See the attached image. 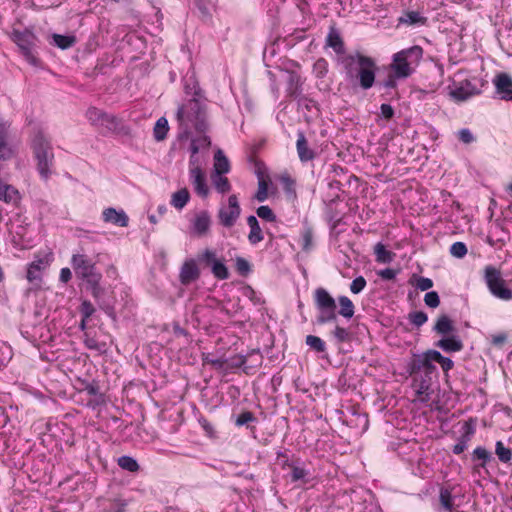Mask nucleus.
I'll list each match as a JSON object with an SVG mask.
<instances>
[{"instance_id":"obj_1","label":"nucleus","mask_w":512,"mask_h":512,"mask_svg":"<svg viewBox=\"0 0 512 512\" xmlns=\"http://www.w3.org/2000/svg\"><path fill=\"white\" fill-rule=\"evenodd\" d=\"M339 64L342 66L345 80L353 87L368 90L373 87L376 78L377 65L373 58L359 51L339 56Z\"/></svg>"},{"instance_id":"obj_2","label":"nucleus","mask_w":512,"mask_h":512,"mask_svg":"<svg viewBox=\"0 0 512 512\" xmlns=\"http://www.w3.org/2000/svg\"><path fill=\"white\" fill-rule=\"evenodd\" d=\"M180 129L179 138H188L192 129L204 132L207 128L206 107L203 101L195 97L187 100L177 110Z\"/></svg>"},{"instance_id":"obj_3","label":"nucleus","mask_w":512,"mask_h":512,"mask_svg":"<svg viewBox=\"0 0 512 512\" xmlns=\"http://www.w3.org/2000/svg\"><path fill=\"white\" fill-rule=\"evenodd\" d=\"M423 56L422 47L415 45L393 55L390 71L395 78H407L412 75Z\"/></svg>"},{"instance_id":"obj_4","label":"nucleus","mask_w":512,"mask_h":512,"mask_svg":"<svg viewBox=\"0 0 512 512\" xmlns=\"http://www.w3.org/2000/svg\"><path fill=\"white\" fill-rule=\"evenodd\" d=\"M32 150L37 162V170L43 179H48L52 174L54 153L50 141L42 132H38L32 140Z\"/></svg>"},{"instance_id":"obj_5","label":"nucleus","mask_w":512,"mask_h":512,"mask_svg":"<svg viewBox=\"0 0 512 512\" xmlns=\"http://www.w3.org/2000/svg\"><path fill=\"white\" fill-rule=\"evenodd\" d=\"M71 265L76 276L86 281L92 289V294L98 296L102 275L97 270L95 263L84 254H73Z\"/></svg>"},{"instance_id":"obj_6","label":"nucleus","mask_w":512,"mask_h":512,"mask_svg":"<svg viewBox=\"0 0 512 512\" xmlns=\"http://www.w3.org/2000/svg\"><path fill=\"white\" fill-rule=\"evenodd\" d=\"M484 279L490 293L504 301L512 299V290L506 286L499 269L488 265L484 269Z\"/></svg>"},{"instance_id":"obj_7","label":"nucleus","mask_w":512,"mask_h":512,"mask_svg":"<svg viewBox=\"0 0 512 512\" xmlns=\"http://www.w3.org/2000/svg\"><path fill=\"white\" fill-rule=\"evenodd\" d=\"M12 41L19 47L24 58L32 65H37V58L33 53V47L36 44V36L30 30H13L11 33Z\"/></svg>"},{"instance_id":"obj_8","label":"nucleus","mask_w":512,"mask_h":512,"mask_svg":"<svg viewBox=\"0 0 512 512\" xmlns=\"http://www.w3.org/2000/svg\"><path fill=\"white\" fill-rule=\"evenodd\" d=\"M241 214V208L236 195L228 197L227 204H222L218 211V219L221 225L230 228L234 226Z\"/></svg>"},{"instance_id":"obj_9","label":"nucleus","mask_w":512,"mask_h":512,"mask_svg":"<svg viewBox=\"0 0 512 512\" xmlns=\"http://www.w3.org/2000/svg\"><path fill=\"white\" fill-rule=\"evenodd\" d=\"M199 260L211 268V272L215 278L226 280L229 278V271L224 261L217 257L214 250L205 249L199 256Z\"/></svg>"},{"instance_id":"obj_10","label":"nucleus","mask_w":512,"mask_h":512,"mask_svg":"<svg viewBox=\"0 0 512 512\" xmlns=\"http://www.w3.org/2000/svg\"><path fill=\"white\" fill-rule=\"evenodd\" d=\"M16 151L17 145L10 131V124L0 121V161L10 160Z\"/></svg>"},{"instance_id":"obj_11","label":"nucleus","mask_w":512,"mask_h":512,"mask_svg":"<svg viewBox=\"0 0 512 512\" xmlns=\"http://www.w3.org/2000/svg\"><path fill=\"white\" fill-rule=\"evenodd\" d=\"M86 117L93 126L102 128L108 132L115 131L118 127V121L114 115L105 113L95 107L87 110Z\"/></svg>"},{"instance_id":"obj_12","label":"nucleus","mask_w":512,"mask_h":512,"mask_svg":"<svg viewBox=\"0 0 512 512\" xmlns=\"http://www.w3.org/2000/svg\"><path fill=\"white\" fill-rule=\"evenodd\" d=\"M497 98L503 101L512 102V76L500 72L492 79Z\"/></svg>"},{"instance_id":"obj_13","label":"nucleus","mask_w":512,"mask_h":512,"mask_svg":"<svg viewBox=\"0 0 512 512\" xmlns=\"http://www.w3.org/2000/svg\"><path fill=\"white\" fill-rule=\"evenodd\" d=\"M189 176L192 185L198 195L206 197L209 193L208 186L206 184L205 175L202 169L197 164V159H190L189 162Z\"/></svg>"},{"instance_id":"obj_14","label":"nucleus","mask_w":512,"mask_h":512,"mask_svg":"<svg viewBox=\"0 0 512 512\" xmlns=\"http://www.w3.org/2000/svg\"><path fill=\"white\" fill-rule=\"evenodd\" d=\"M479 91L470 81L465 80L450 89L449 95L456 102H463L477 95Z\"/></svg>"},{"instance_id":"obj_15","label":"nucleus","mask_w":512,"mask_h":512,"mask_svg":"<svg viewBox=\"0 0 512 512\" xmlns=\"http://www.w3.org/2000/svg\"><path fill=\"white\" fill-rule=\"evenodd\" d=\"M431 350L419 355L412 363L411 370L412 373H416L419 371H424L426 374H431L436 372V367L434 363L436 362L431 357Z\"/></svg>"},{"instance_id":"obj_16","label":"nucleus","mask_w":512,"mask_h":512,"mask_svg":"<svg viewBox=\"0 0 512 512\" xmlns=\"http://www.w3.org/2000/svg\"><path fill=\"white\" fill-rule=\"evenodd\" d=\"M102 219L106 223H111L119 227H127L129 218L124 210H116L112 207L104 209Z\"/></svg>"},{"instance_id":"obj_17","label":"nucleus","mask_w":512,"mask_h":512,"mask_svg":"<svg viewBox=\"0 0 512 512\" xmlns=\"http://www.w3.org/2000/svg\"><path fill=\"white\" fill-rule=\"evenodd\" d=\"M211 225V218L207 211L198 212L191 221L192 233L197 236L205 235Z\"/></svg>"},{"instance_id":"obj_18","label":"nucleus","mask_w":512,"mask_h":512,"mask_svg":"<svg viewBox=\"0 0 512 512\" xmlns=\"http://www.w3.org/2000/svg\"><path fill=\"white\" fill-rule=\"evenodd\" d=\"M200 272L194 260H187L181 267L179 279L183 285H188L199 278Z\"/></svg>"},{"instance_id":"obj_19","label":"nucleus","mask_w":512,"mask_h":512,"mask_svg":"<svg viewBox=\"0 0 512 512\" xmlns=\"http://www.w3.org/2000/svg\"><path fill=\"white\" fill-rule=\"evenodd\" d=\"M314 302L317 309L337 307L335 299L322 287L314 291Z\"/></svg>"},{"instance_id":"obj_20","label":"nucleus","mask_w":512,"mask_h":512,"mask_svg":"<svg viewBox=\"0 0 512 512\" xmlns=\"http://www.w3.org/2000/svg\"><path fill=\"white\" fill-rule=\"evenodd\" d=\"M20 194L16 188L0 180V201L7 204H17Z\"/></svg>"},{"instance_id":"obj_21","label":"nucleus","mask_w":512,"mask_h":512,"mask_svg":"<svg viewBox=\"0 0 512 512\" xmlns=\"http://www.w3.org/2000/svg\"><path fill=\"white\" fill-rule=\"evenodd\" d=\"M436 346L441 348L443 351L451 353L458 352L463 349V343L458 336L451 335L440 339Z\"/></svg>"},{"instance_id":"obj_22","label":"nucleus","mask_w":512,"mask_h":512,"mask_svg":"<svg viewBox=\"0 0 512 512\" xmlns=\"http://www.w3.org/2000/svg\"><path fill=\"white\" fill-rule=\"evenodd\" d=\"M230 171V162L221 149L214 154L213 171L211 174H227Z\"/></svg>"},{"instance_id":"obj_23","label":"nucleus","mask_w":512,"mask_h":512,"mask_svg":"<svg viewBox=\"0 0 512 512\" xmlns=\"http://www.w3.org/2000/svg\"><path fill=\"white\" fill-rule=\"evenodd\" d=\"M296 148L302 162H307L314 158V152L308 147L307 140L302 132L298 134Z\"/></svg>"},{"instance_id":"obj_24","label":"nucleus","mask_w":512,"mask_h":512,"mask_svg":"<svg viewBox=\"0 0 512 512\" xmlns=\"http://www.w3.org/2000/svg\"><path fill=\"white\" fill-rule=\"evenodd\" d=\"M440 503L447 512H453L459 504L456 503L457 496L452 494L449 488H442L439 495Z\"/></svg>"},{"instance_id":"obj_25","label":"nucleus","mask_w":512,"mask_h":512,"mask_svg":"<svg viewBox=\"0 0 512 512\" xmlns=\"http://www.w3.org/2000/svg\"><path fill=\"white\" fill-rule=\"evenodd\" d=\"M247 224L250 227L248 240L252 245H255L263 240V233L259 226L258 220L255 216L251 215L247 218Z\"/></svg>"},{"instance_id":"obj_26","label":"nucleus","mask_w":512,"mask_h":512,"mask_svg":"<svg viewBox=\"0 0 512 512\" xmlns=\"http://www.w3.org/2000/svg\"><path fill=\"white\" fill-rule=\"evenodd\" d=\"M226 174H211V182L214 189L224 195L229 193L232 189L229 179L225 176Z\"/></svg>"},{"instance_id":"obj_27","label":"nucleus","mask_w":512,"mask_h":512,"mask_svg":"<svg viewBox=\"0 0 512 512\" xmlns=\"http://www.w3.org/2000/svg\"><path fill=\"white\" fill-rule=\"evenodd\" d=\"M326 43L340 56L346 55L344 53V42L337 31L331 30L329 32Z\"/></svg>"},{"instance_id":"obj_28","label":"nucleus","mask_w":512,"mask_h":512,"mask_svg":"<svg viewBox=\"0 0 512 512\" xmlns=\"http://www.w3.org/2000/svg\"><path fill=\"white\" fill-rule=\"evenodd\" d=\"M190 199V194L186 188L180 189L173 193L171 198V205L178 210L183 209Z\"/></svg>"},{"instance_id":"obj_29","label":"nucleus","mask_w":512,"mask_h":512,"mask_svg":"<svg viewBox=\"0 0 512 512\" xmlns=\"http://www.w3.org/2000/svg\"><path fill=\"white\" fill-rule=\"evenodd\" d=\"M434 330L438 334L448 335L454 331V326L451 319L448 316L442 315L438 318Z\"/></svg>"},{"instance_id":"obj_30","label":"nucleus","mask_w":512,"mask_h":512,"mask_svg":"<svg viewBox=\"0 0 512 512\" xmlns=\"http://www.w3.org/2000/svg\"><path fill=\"white\" fill-rule=\"evenodd\" d=\"M374 253L376 256V261L379 263H390L393 259L395 254L389 250L386 249V247L382 243H377L374 247Z\"/></svg>"},{"instance_id":"obj_31","label":"nucleus","mask_w":512,"mask_h":512,"mask_svg":"<svg viewBox=\"0 0 512 512\" xmlns=\"http://www.w3.org/2000/svg\"><path fill=\"white\" fill-rule=\"evenodd\" d=\"M338 302L340 305L339 314L347 319L352 318L355 312L353 302L347 296H340Z\"/></svg>"},{"instance_id":"obj_32","label":"nucleus","mask_w":512,"mask_h":512,"mask_svg":"<svg viewBox=\"0 0 512 512\" xmlns=\"http://www.w3.org/2000/svg\"><path fill=\"white\" fill-rule=\"evenodd\" d=\"M168 130L169 125L167 119L165 117L159 118L153 129L154 138L157 141L164 140L167 136Z\"/></svg>"},{"instance_id":"obj_33","label":"nucleus","mask_w":512,"mask_h":512,"mask_svg":"<svg viewBox=\"0 0 512 512\" xmlns=\"http://www.w3.org/2000/svg\"><path fill=\"white\" fill-rule=\"evenodd\" d=\"M52 39L53 44L61 49H68L76 42L75 36L72 35L53 34Z\"/></svg>"},{"instance_id":"obj_34","label":"nucleus","mask_w":512,"mask_h":512,"mask_svg":"<svg viewBox=\"0 0 512 512\" xmlns=\"http://www.w3.org/2000/svg\"><path fill=\"white\" fill-rule=\"evenodd\" d=\"M336 308L337 307L317 309L318 310V315L316 318L317 322L319 324H325L328 322L335 321L337 318Z\"/></svg>"},{"instance_id":"obj_35","label":"nucleus","mask_w":512,"mask_h":512,"mask_svg":"<svg viewBox=\"0 0 512 512\" xmlns=\"http://www.w3.org/2000/svg\"><path fill=\"white\" fill-rule=\"evenodd\" d=\"M211 142L208 136L203 135L198 138L192 139L190 150H191V158L190 159H196L195 155L200 151L202 148H208L210 146Z\"/></svg>"},{"instance_id":"obj_36","label":"nucleus","mask_w":512,"mask_h":512,"mask_svg":"<svg viewBox=\"0 0 512 512\" xmlns=\"http://www.w3.org/2000/svg\"><path fill=\"white\" fill-rule=\"evenodd\" d=\"M430 355L432 359L436 361V363L440 364L444 372H448L453 368V361L448 357H444L439 351L431 350Z\"/></svg>"},{"instance_id":"obj_37","label":"nucleus","mask_w":512,"mask_h":512,"mask_svg":"<svg viewBox=\"0 0 512 512\" xmlns=\"http://www.w3.org/2000/svg\"><path fill=\"white\" fill-rule=\"evenodd\" d=\"M495 453L498 459L503 463H508L512 458V451L506 448L502 441L496 442Z\"/></svg>"},{"instance_id":"obj_38","label":"nucleus","mask_w":512,"mask_h":512,"mask_svg":"<svg viewBox=\"0 0 512 512\" xmlns=\"http://www.w3.org/2000/svg\"><path fill=\"white\" fill-rule=\"evenodd\" d=\"M305 343L307 346H309L312 350L316 352L320 353L326 350L325 342L318 336L308 335L306 337Z\"/></svg>"},{"instance_id":"obj_39","label":"nucleus","mask_w":512,"mask_h":512,"mask_svg":"<svg viewBox=\"0 0 512 512\" xmlns=\"http://www.w3.org/2000/svg\"><path fill=\"white\" fill-rule=\"evenodd\" d=\"M118 465L129 472H136L139 470L137 461L130 456H122L118 459Z\"/></svg>"},{"instance_id":"obj_40","label":"nucleus","mask_w":512,"mask_h":512,"mask_svg":"<svg viewBox=\"0 0 512 512\" xmlns=\"http://www.w3.org/2000/svg\"><path fill=\"white\" fill-rule=\"evenodd\" d=\"M401 21L409 25L425 24L426 18L423 17L419 12L410 11L406 13L403 18H401Z\"/></svg>"},{"instance_id":"obj_41","label":"nucleus","mask_w":512,"mask_h":512,"mask_svg":"<svg viewBox=\"0 0 512 512\" xmlns=\"http://www.w3.org/2000/svg\"><path fill=\"white\" fill-rule=\"evenodd\" d=\"M84 343L85 346L90 350H95L100 353L106 351V344L104 342H99L94 337L89 335H85Z\"/></svg>"},{"instance_id":"obj_42","label":"nucleus","mask_w":512,"mask_h":512,"mask_svg":"<svg viewBox=\"0 0 512 512\" xmlns=\"http://www.w3.org/2000/svg\"><path fill=\"white\" fill-rule=\"evenodd\" d=\"M328 72V62L324 58H319L313 65V73L317 78H323Z\"/></svg>"},{"instance_id":"obj_43","label":"nucleus","mask_w":512,"mask_h":512,"mask_svg":"<svg viewBox=\"0 0 512 512\" xmlns=\"http://www.w3.org/2000/svg\"><path fill=\"white\" fill-rule=\"evenodd\" d=\"M313 233L310 228H305L301 233V245L304 251H310L312 248Z\"/></svg>"},{"instance_id":"obj_44","label":"nucleus","mask_w":512,"mask_h":512,"mask_svg":"<svg viewBox=\"0 0 512 512\" xmlns=\"http://www.w3.org/2000/svg\"><path fill=\"white\" fill-rule=\"evenodd\" d=\"M290 468H291L290 477H291L292 482H298V481L304 480L305 477L308 475V472L303 467L296 466V465H290Z\"/></svg>"},{"instance_id":"obj_45","label":"nucleus","mask_w":512,"mask_h":512,"mask_svg":"<svg viewBox=\"0 0 512 512\" xmlns=\"http://www.w3.org/2000/svg\"><path fill=\"white\" fill-rule=\"evenodd\" d=\"M258 217L263 220L273 222L276 220V216L273 213L272 209L269 206L263 205L260 206L256 211Z\"/></svg>"},{"instance_id":"obj_46","label":"nucleus","mask_w":512,"mask_h":512,"mask_svg":"<svg viewBox=\"0 0 512 512\" xmlns=\"http://www.w3.org/2000/svg\"><path fill=\"white\" fill-rule=\"evenodd\" d=\"M450 253L456 258H463L467 254V247L463 242H455L450 247Z\"/></svg>"},{"instance_id":"obj_47","label":"nucleus","mask_w":512,"mask_h":512,"mask_svg":"<svg viewBox=\"0 0 512 512\" xmlns=\"http://www.w3.org/2000/svg\"><path fill=\"white\" fill-rule=\"evenodd\" d=\"M427 319H428V317H427L426 313H424L422 311H415V312H412L409 314L410 322L417 327H420L424 323H426Z\"/></svg>"},{"instance_id":"obj_48","label":"nucleus","mask_w":512,"mask_h":512,"mask_svg":"<svg viewBox=\"0 0 512 512\" xmlns=\"http://www.w3.org/2000/svg\"><path fill=\"white\" fill-rule=\"evenodd\" d=\"M42 261L32 262L27 269V279L32 282L38 278V273L41 270Z\"/></svg>"},{"instance_id":"obj_49","label":"nucleus","mask_w":512,"mask_h":512,"mask_svg":"<svg viewBox=\"0 0 512 512\" xmlns=\"http://www.w3.org/2000/svg\"><path fill=\"white\" fill-rule=\"evenodd\" d=\"M255 198L259 202H263L268 198V184L264 179H260L258 182V190Z\"/></svg>"},{"instance_id":"obj_50","label":"nucleus","mask_w":512,"mask_h":512,"mask_svg":"<svg viewBox=\"0 0 512 512\" xmlns=\"http://www.w3.org/2000/svg\"><path fill=\"white\" fill-rule=\"evenodd\" d=\"M424 302L428 307L436 308L440 304V298L437 292L430 291L424 296Z\"/></svg>"},{"instance_id":"obj_51","label":"nucleus","mask_w":512,"mask_h":512,"mask_svg":"<svg viewBox=\"0 0 512 512\" xmlns=\"http://www.w3.org/2000/svg\"><path fill=\"white\" fill-rule=\"evenodd\" d=\"M473 455L476 459L478 460H481L482 463H481V466L484 467L485 464L491 459V454L489 451H487L485 448L483 447H477L474 452H473Z\"/></svg>"},{"instance_id":"obj_52","label":"nucleus","mask_w":512,"mask_h":512,"mask_svg":"<svg viewBox=\"0 0 512 512\" xmlns=\"http://www.w3.org/2000/svg\"><path fill=\"white\" fill-rule=\"evenodd\" d=\"M414 285L421 291H427L433 287V281L430 278L419 276L415 277Z\"/></svg>"},{"instance_id":"obj_53","label":"nucleus","mask_w":512,"mask_h":512,"mask_svg":"<svg viewBox=\"0 0 512 512\" xmlns=\"http://www.w3.org/2000/svg\"><path fill=\"white\" fill-rule=\"evenodd\" d=\"M24 230L25 228L23 226H17L16 230H14L13 225L11 226L10 233L12 234V239L16 246H24V243H22Z\"/></svg>"},{"instance_id":"obj_54","label":"nucleus","mask_w":512,"mask_h":512,"mask_svg":"<svg viewBox=\"0 0 512 512\" xmlns=\"http://www.w3.org/2000/svg\"><path fill=\"white\" fill-rule=\"evenodd\" d=\"M366 287V280L363 276L356 277L351 285H350V291L354 294H358Z\"/></svg>"},{"instance_id":"obj_55","label":"nucleus","mask_w":512,"mask_h":512,"mask_svg":"<svg viewBox=\"0 0 512 512\" xmlns=\"http://www.w3.org/2000/svg\"><path fill=\"white\" fill-rule=\"evenodd\" d=\"M333 336L338 342L343 343L349 340L350 333L346 328L336 326L333 331Z\"/></svg>"},{"instance_id":"obj_56","label":"nucleus","mask_w":512,"mask_h":512,"mask_svg":"<svg viewBox=\"0 0 512 512\" xmlns=\"http://www.w3.org/2000/svg\"><path fill=\"white\" fill-rule=\"evenodd\" d=\"M458 139L464 144H470L475 140V137L469 129L463 128L458 131Z\"/></svg>"},{"instance_id":"obj_57","label":"nucleus","mask_w":512,"mask_h":512,"mask_svg":"<svg viewBox=\"0 0 512 512\" xmlns=\"http://www.w3.org/2000/svg\"><path fill=\"white\" fill-rule=\"evenodd\" d=\"M126 504L120 500L110 502L109 508H104L102 512H125Z\"/></svg>"},{"instance_id":"obj_58","label":"nucleus","mask_w":512,"mask_h":512,"mask_svg":"<svg viewBox=\"0 0 512 512\" xmlns=\"http://www.w3.org/2000/svg\"><path fill=\"white\" fill-rule=\"evenodd\" d=\"M255 420V417L254 415L249 412V411H246V412H243L241 413L238 418L236 419V425L238 426H243L249 422H252Z\"/></svg>"},{"instance_id":"obj_59","label":"nucleus","mask_w":512,"mask_h":512,"mask_svg":"<svg viewBox=\"0 0 512 512\" xmlns=\"http://www.w3.org/2000/svg\"><path fill=\"white\" fill-rule=\"evenodd\" d=\"M236 268H237L239 273L246 274L250 270V265H249L247 260H245L244 258L239 257V258L236 259Z\"/></svg>"},{"instance_id":"obj_60","label":"nucleus","mask_w":512,"mask_h":512,"mask_svg":"<svg viewBox=\"0 0 512 512\" xmlns=\"http://www.w3.org/2000/svg\"><path fill=\"white\" fill-rule=\"evenodd\" d=\"M81 313L84 318H89L94 313V307L89 301H84L81 305Z\"/></svg>"},{"instance_id":"obj_61","label":"nucleus","mask_w":512,"mask_h":512,"mask_svg":"<svg viewBox=\"0 0 512 512\" xmlns=\"http://www.w3.org/2000/svg\"><path fill=\"white\" fill-rule=\"evenodd\" d=\"M380 110L381 116L387 120L391 119L394 115V109L390 104H382Z\"/></svg>"},{"instance_id":"obj_62","label":"nucleus","mask_w":512,"mask_h":512,"mask_svg":"<svg viewBox=\"0 0 512 512\" xmlns=\"http://www.w3.org/2000/svg\"><path fill=\"white\" fill-rule=\"evenodd\" d=\"M378 276L383 280H392L396 277V271L391 268H386L377 272Z\"/></svg>"},{"instance_id":"obj_63","label":"nucleus","mask_w":512,"mask_h":512,"mask_svg":"<svg viewBox=\"0 0 512 512\" xmlns=\"http://www.w3.org/2000/svg\"><path fill=\"white\" fill-rule=\"evenodd\" d=\"M59 278H60V281H62L63 283H67L68 281H70L72 278L71 270L67 267L62 268L60 270Z\"/></svg>"},{"instance_id":"obj_64","label":"nucleus","mask_w":512,"mask_h":512,"mask_svg":"<svg viewBox=\"0 0 512 512\" xmlns=\"http://www.w3.org/2000/svg\"><path fill=\"white\" fill-rule=\"evenodd\" d=\"M467 448V442L465 440L459 441L453 447V453L458 455L461 454Z\"/></svg>"}]
</instances>
